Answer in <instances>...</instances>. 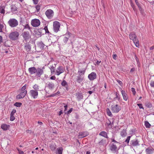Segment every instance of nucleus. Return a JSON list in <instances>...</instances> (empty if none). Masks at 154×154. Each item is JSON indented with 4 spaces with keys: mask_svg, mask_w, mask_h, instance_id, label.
<instances>
[{
    "mask_svg": "<svg viewBox=\"0 0 154 154\" xmlns=\"http://www.w3.org/2000/svg\"><path fill=\"white\" fill-rule=\"evenodd\" d=\"M29 71L31 74L35 73L36 75L38 76H40L43 72V70L40 68H29Z\"/></svg>",
    "mask_w": 154,
    "mask_h": 154,
    "instance_id": "obj_1",
    "label": "nucleus"
},
{
    "mask_svg": "<svg viewBox=\"0 0 154 154\" xmlns=\"http://www.w3.org/2000/svg\"><path fill=\"white\" fill-rule=\"evenodd\" d=\"M129 38L133 40L136 46L137 47H139V41L134 32H131L129 35Z\"/></svg>",
    "mask_w": 154,
    "mask_h": 154,
    "instance_id": "obj_2",
    "label": "nucleus"
},
{
    "mask_svg": "<svg viewBox=\"0 0 154 154\" xmlns=\"http://www.w3.org/2000/svg\"><path fill=\"white\" fill-rule=\"evenodd\" d=\"M51 74H57L59 75L63 72V68H50Z\"/></svg>",
    "mask_w": 154,
    "mask_h": 154,
    "instance_id": "obj_3",
    "label": "nucleus"
},
{
    "mask_svg": "<svg viewBox=\"0 0 154 154\" xmlns=\"http://www.w3.org/2000/svg\"><path fill=\"white\" fill-rule=\"evenodd\" d=\"M24 40L26 42H27L29 41V39L31 38V35L28 31H24L22 35Z\"/></svg>",
    "mask_w": 154,
    "mask_h": 154,
    "instance_id": "obj_4",
    "label": "nucleus"
},
{
    "mask_svg": "<svg viewBox=\"0 0 154 154\" xmlns=\"http://www.w3.org/2000/svg\"><path fill=\"white\" fill-rule=\"evenodd\" d=\"M110 109L113 113H118L121 109V107L118 104L112 105L111 106Z\"/></svg>",
    "mask_w": 154,
    "mask_h": 154,
    "instance_id": "obj_5",
    "label": "nucleus"
},
{
    "mask_svg": "<svg viewBox=\"0 0 154 154\" xmlns=\"http://www.w3.org/2000/svg\"><path fill=\"white\" fill-rule=\"evenodd\" d=\"M109 146L110 150L112 153H116L118 152V149L117 146L114 143H110Z\"/></svg>",
    "mask_w": 154,
    "mask_h": 154,
    "instance_id": "obj_6",
    "label": "nucleus"
},
{
    "mask_svg": "<svg viewBox=\"0 0 154 154\" xmlns=\"http://www.w3.org/2000/svg\"><path fill=\"white\" fill-rule=\"evenodd\" d=\"M8 23L11 27H14L17 26L18 23V21L15 19H11L8 21Z\"/></svg>",
    "mask_w": 154,
    "mask_h": 154,
    "instance_id": "obj_7",
    "label": "nucleus"
},
{
    "mask_svg": "<svg viewBox=\"0 0 154 154\" xmlns=\"http://www.w3.org/2000/svg\"><path fill=\"white\" fill-rule=\"evenodd\" d=\"M19 34L17 32H14L11 33L9 35V38L12 40H16L19 37Z\"/></svg>",
    "mask_w": 154,
    "mask_h": 154,
    "instance_id": "obj_8",
    "label": "nucleus"
},
{
    "mask_svg": "<svg viewBox=\"0 0 154 154\" xmlns=\"http://www.w3.org/2000/svg\"><path fill=\"white\" fill-rule=\"evenodd\" d=\"M60 24L57 21H55L53 22V29L54 32H57L59 30Z\"/></svg>",
    "mask_w": 154,
    "mask_h": 154,
    "instance_id": "obj_9",
    "label": "nucleus"
},
{
    "mask_svg": "<svg viewBox=\"0 0 154 154\" xmlns=\"http://www.w3.org/2000/svg\"><path fill=\"white\" fill-rule=\"evenodd\" d=\"M45 14L48 19H51L53 17L54 12L53 10L51 9H49L45 11Z\"/></svg>",
    "mask_w": 154,
    "mask_h": 154,
    "instance_id": "obj_10",
    "label": "nucleus"
},
{
    "mask_svg": "<svg viewBox=\"0 0 154 154\" xmlns=\"http://www.w3.org/2000/svg\"><path fill=\"white\" fill-rule=\"evenodd\" d=\"M40 21L38 19H35L31 20V24L33 27H38L40 25Z\"/></svg>",
    "mask_w": 154,
    "mask_h": 154,
    "instance_id": "obj_11",
    "label": "nucleus"
},
{
    "mask_svg": "<svg viewBox=\"0 0 154 154\" xmlns=\"http://www.w3.org/2000/svg\"><path fill=\"white\" fill-rule=\"evenodd\" d=\"M29 94L32 98L35 99L37 98L38 96V91L33 90H31L29 91Z\"/></svg>",
    "mask_w": 154,
    "mask_h": 154,
    "instance_id": "obj_12",
    "label": "nucleus"
},
{
    "mask_svg": "<svg viewBox=\"0 0 154 154\" xmlns=\"http://www.w3.org/2000/svg\"><path fill=\"white\" fill-rule=\"evenodd\" d=\"M130 145L132 147L137 146L140 145L139 141L137 139L131 140L130 142Z\"/></svg>",
    "mask_w": 154,
    "mask_h": 154,
    "instance_id": "obj_13",
    "label": "nucleus"
},
{
    "mask_svg": "<svg viewBox=\"0 0 154 154\" xmlns=\"http://www.w3.org/2000/svg\"><path fill=\"white\" fill-rule=\"evenodd\" d=\"M88 77L91 81L93 80L96 78V74L94 72H92L88 75Z\"/></svg>",
    "mask_w": 154,
    "mask_h": 154,
    "instance_id": "obj_14",
    "label": "nucleus"
},
{
    "mask_svg": "<svg viewBox=\"0 0 154 154\" xmlns=\"http://www.w3.org/2000/svg\"><path fill=\"white\" fill-rule=\"evenodd\" d=\"M54 84L51 82H48L46 85V87L51 90H52L54 88Z\"/></svg>",
    "mask_w": 154,
    "mask_h": 154,
    "instance_id": "obj_15",
    "label": "nucleus"
},
{
    "mask_svg": "<svg viewBox=\"0 0 154 154\" xmlns=\"http://www.w3.org/2000/svg\"><path fill=\"white\" fill-rule=\"evenodd\" d=\"M121 92L122 96L123 97V99L125 101H127L128 99V97L127 94L125 91L122 90Z\"/></svg>",
    "mask_w": 154,
    "mask_h": 154,
    "instance_id": "obj_16",
    "label": "nucleus"
},
{
    "mask_svg": "<svg viewBox=\"0 0 154 154\" xmlns=\"http://www.w3.org/2000/svg\"><path fill=\"white\" fill-rule=\"evenodd\" d=\"M1 127L4 131H7L9 129L10 126L9 125L3 124L1 125Z\"/></svg>",
    "mask_w": 154,
    "mask_h": 154,
    "instance_id": "obj_17",
    "label": "nucleus"
},
{
    "mask_svg": "<svg viewBox=\"0 0 154 154\" xmlns=\"http://www.w3.org/2000/svg\"><path fill=\"white\" fill-rule=\"evenodd\" d=\"M84 79V76L78 75L76 79V82L79 83H81Z\"/></svg>",
    "mask_w": 154,
    "mask_h": 154,
    "instance_id": "obj_18",
    "label": "nucleus"
},
{
    "mask_svg": "<svg viewBox=\"0 0 154 154\" xmlns=\"http://www.w3.org/2000/svg\"><path fill=\"white\" fill-rule=\"evenodd\" d=\"M146 154H152L154 152V149L152 148H148L146 149Z\"/></svg>",
    "mask_w": 154,
    "mask_h": 154,
    "instance_id": "obj_19",
    "label": "nucleus"
},
{
    "mask_svg": "<svg viewBox=\"0 0 154 154\" xmlns=\"http://www.w3.org/2000/svg\"><path fill=\"white\" fill-rule=\"evenodd\" d=\"M71 33L69 32H67L66 35L67 36L66 37H64L63 38V41L64 42L66 43L68 40L69 38V37Z\"/></svg>",
    "mask_w": 154,
    "mask_h": 154,
    "instance_id": "obj_20",
    "label": "nucleus"
},
{
    "mask_svg": "<svg viewBox=\"0 0 154 154\" xmlns=\"http://www.w3.org/2000/svg\"><path fill=\"white\" fill-rule=\"evenodd\" d=\"M26 94L25 93V92L23 93L20 92V93L18 95L16 96V99H20L21 98H23L25 97Z\"/></svg>",
    "mask_w": 154,
    "mask_h": 154,
    "instance_id": "obj_21",
    "label": "nucleus"
},
{
    "mask_svg": "<svg viewBox=\"0 0 154 154\" xmlns=\"http://www.w3.org/2000/svg\"><path fill=\"white\" fill-rule=\"evenodd\" d=\"M85 71V69H79L78 71V75L84 76Z\"/></svg>",
    "mask_w": 154,
    "mask_h": 154,
    "instance_id": "obj_22",
    "label": "nucleus"
},
{
    "mask_svg": "<svg viewBox=\"0 0 154 154\" xmlns=\"http://www.w3.org/2000/svg\"><path fill=\"white\" fill-rule=\"evenodd\" d=\"M26 85H24L19 90V92L23 93L25 92V94L27 93V91L26 90Z\"/></svg>",
    "mask_w": 154,
    "mask_h": 154,
    "instance_id": "obj_23",
    "label": "nucleus"
},
{
    "mask_svg": "<svg viewBox=\"0 0 154 154\" xmlns=\"http://www.w3.org/2000/svg\"><path fill=\"white\" fill-rule=\"evenodd\" d=\"M88 135V133L87 132H83L80 133L79 136L83 138L87 136Z\"/></svg>",
    "mask_w": 154,
    "mask_h": 154,
    "instance_id": "obj_24",
    "label": "nucleus"
},
{
    "mask_svg": "<svg viewBox=\"0 0 154 154\" xmlns=\"http://www.w3.org/2000/svg\"><path fill=\"white\" fill-rule=\"evenodd\" d=\"M99 135L106 138H108L107 133L105 131H101L99 133Z\"/></svg>",
    "mask_w": 154,
    "mask_h": 154,
    "instance_id": "obj_25",
    "label": "nucleus"
},
{
    "mask_svg": "<svg viewBox=\"0 0 154 154\" xmlns=\"http://www.w3.org/2000/svg\"><path fill=\"white\" fill-rule=\"evenodd\" d=\"M63 150V148L61 147L57 148L56 151V154H62Z\"/></svg>",
    "mask_w": 154,
    "mask_h": 154,
    "instance_id": "obj_26",
    "label": "nucleus"
},
{
    "mask_svg": "<svg viewBox=\"0 0 154 154\" xmlns=\"http://www.w3.org/2000/svg\"><path fill=\"white\" fill-rule=\"evenodd\" d=\"M61 85L66 88V89H67L68 85L67 82L66 81L63 80L61 83Z\"/></svg>",
    "mask_w": 154,
    "mask_h": 154,
    "instance_id": "obj_27",
    "label": "nucleus"
},
{
    "mask_svg": "<svg viewBox=\"0 0 154 154\" xmlns=\"http://www.w3.org/2000/svg\"><path fill=\"white\" fill-rule=\"evenodd\" d=\"M32 88L33 89L32 90L38 91H39V86L36 84H35L32 86Z\"/></svg>",
    "mask_w": 154,
    "mask_h": 154,
    "instance_id": "obj_28",
    "label": "nucleus"
},
{
    "mask_svg": "<svg viewBox=\"0 0 154 154\" xmlns=\"http://www.w3.org/2000/svg\"><path fill=\"white\" fill-rule=\"evenodd\" d=\"M145 106L149 108H151L152 107V104L149 102H146L145 103Z\"/></svg>",
    "mask_w": 154,
    "mask_h": 154,
    "instance_id": "obj_29",
    "label": "nucleus"
},
{
    "mask_svg": "<svg viewBox=\"0 0 154 154\" xmlns=\"http://www.w3.org/2000/svg\"><path fill=\"white\" fill-rule=\"evenodd\" d=\"M50 149L51 150L53 151L55 150L56 148V146L55 144H52L50 146Z\"/></svg>",
    "mask_w": 154,
    "mask_h": 154,
    "instance_id": "obj_30",
    "label": "nucleus"
},
{
    "mask_svg": "<svg viewBox=\"0 0 154 154\" xmlns=\"http://www.w3.org/2000/svg\"><path fill=\"white\" fill-rule=\"evenodd\" d=\"M106 112L108 116L110 117L112 116V114L109 109H107Z\"/></svg>",
    "mask_w": 154,
    "mask_h": 154,
    "instance_id": "obj_31",
    "label": "nucleus"
},
{
    "mask_svg": "<svg viewBox=\"0 0 154 154\" xmlns=\"http://www.w3.org/2000/svg\"><path fill=\"white\" fill-rule=\"evenodd\" d=\"M145 125L146 128H149L151 126L150 124L147 121L145 122Z\"/></svg>",
    "mask_w": 154,
    "mask_h": 154,
    "instance_id": "obj_32",
    "label": "nucleus"
},
{
    "mask_svg": "<svg viewBox=\"0 0 154 154\" xmlns=\"http://www.w3.org/2000/svg\"><path fill=\"white\" fill-rule=\"evenodd\" d=\"M60 93V92L59 91H57V93H55L54 94H51L49 96H47V97H54L55 96L57 95L58 94H59Z\"/></svg>",
    "mask_w": 154,
    "mask_h": 154,
    "instance_id": "obj_33",
    "label": "nucleus"
},
{
    "mask_svg": "<svg viewBox=\"0 0 154 154\" xmlns=\"http://www.w3.org/2000/svg\"><path fill=\"white\" fill-rule=\"evenodd\" d=\"M14 105L17 107H20L22 105V103H21L16 102L14 104Z\"/></svg>",
    "mask_w": 154,
    "mask_h": 154,
    "instance_id": "obj_34",
    "label": "nucleus"
},
{
    "mask_svg": "<svg viewBox=\"0 0 154 154\" xmlns=\"http://www.w3.org/2000/svg\"><path fill=\"white\" fill-rule=\"evenodd\" d=\"M41 7V5L39 4L36 5L35 6V8L36 9L37 12L39 11L40 10Z\"/></svg>",
    "mask_w": 154,
    "mask_h": 154,
    "instance_id": "obj_35",
    "label": "nucleus"
},
{
    "mask_svg": "<svg viewBox=\"0 0 154 154\" xmlns=\"http://www.w3.org/2000/svg\"><path fill=\"white\" fill-rule=\"evenodd\" d=\"M25 49L28 51H29L31 49L30 46L29 45H26L25 46Z\"/></svg>",
    "mask_w": 154,
    "mask_h": 154,
    "instance_id": "obj_36",
    "label": "nucleus"
},
{
    "mask_svg": "<svg viewBox=\"0 0 154 154\" xmlns=\"http://www.w3.org/2000/svg\"><path fill=\"white\" fill-rule=\"evenodd\" d=\"M131 137L130 136H128L125 141V142L127 143L128 144Z\"/></svg>",
    "mask_w": 154,
    "mask_h": 154,
    "instance_id": "obj_37",
    "label": "nucleus"
},
{
    "mask_svg": "<svg viewBox=\"0 0 154 154\" xmlns=\"http://www.w3.org/2000/svg\"><path fill=\"white\" fill-rule=\"evenodd\" d=\"M24 29H28L29 30H30L31 28L28 24H26L24 26Z\"/></svg>",
    "mask_w": 154,
    "mask_h": 154,
    "instance_id": "obj_38",
    "label": "nucleus"
},
{
    "mask_svg": "<svg viewBox=\"0 0 154 154\" xmlns=\"http://www.w3.org/2000/svg\"><path fill=\"white\" fill-rule=\"evenodd\" d=\"M11 9L12 11H15L17 10V8L15 6H14L11 7Z\"/></svg>",
    "mask_w": 154,
    "mask_h": 154,
    "instance_id": "obj_39",
    "label": "nucleus"
},
{
    "mask_svg": "<svg viewBox=\"0 0 154 154\" xmlns=\"http://www.w3.org/2000/svg\"><path fill=\"white\" fill-rule=\"evenodd\" d=\"M3 26L1 22H0V32H2V29L3 28Z\"/></svg>",
    "mask_w": 154,
    "mask_h": 154,
    "instance_id": "obj_40",
    "label": "nucleus"
},
{
    "mask_svg": "<svg viewBox=\"0 0 154 154\" xmlns=\"http://www.w3.org/2000/svg\"><path fill=\"white\" fill-rule=\"evenodd\" d=\"M44 29L45 30V32L46 33H49V32L48 31V27L47 26L45 27L44 28Z\"/></svg>",
    "mask_w": 154,
    "mask_h": 154,
    "instance_id": "obj_41",
    "label": "nucleus"
},
{
    "mask_svg": "<svg viewBox=\"0 0 154 154\" xmlns=\"http://www.w3.org/2000/svg\"><path fill=\"white\" fill-rule=\"evenodd\" d=\"M126 133L125 131H123L121 132V135L122 137L125 136L126 135Z\"/></svg>",
    "mask_w": 154,
    "mask_h": 154,
    "instance_id": "obj_42",
    "label": "nucleus"
},
{
    "mask_svg": "<svg viewBox=\"0 0 154 154\" xmlns=\"http://www.w3.org/2000/svg\"><path fill=\"white\" fill-rule=\"evenodd\" d=\"M107 125L108 126H109L110 128H112V124L111 122L109 120L108 122H107Z\"/></svg>",
    "mask_w": 154,
    "mask_h": 154,
    "instance_id": "obj_43",
    "label": "nucleus"
},
{
    "mask_svg": "<svg viewBox=\"0 0 154 154\" xmlns=\"http://www.w3.org/2000/svg\"><path fill=\"white\" fill-rule=\"evenodd\" d=\"M14 119H15V117H14V116L11 115L10 120L11 121H13L14 120Z\"/></svg>",
    "mask_w": 154,
    "mask_h": 154,
    "instance_id": "obj_44",
    "label": "nucleus"
},
{
    "mask_svg": "<svg viewBox=\"0 0 154 154\" xmlns=\"http://www.w3.org/2000/svg\"><path fill=\"white\" fill-rule=\"evenodd\" d=\"M131 91L133 93V94L135 95L136 94V91H135V89L134 88H131Z\"/></svg>",
    "mask_w": 154,
    "mask_h": 154,
    "instance_id": "obj_45",
    "label": "nucleus"
},
{
    "mask_svg": "<svg viewBox=\"0 0 154 154\" xmlns=\"http://www.w3.org/2000/svg\"><path fill=\"white\" fill-rule=\"evenodd\" d=\"M137 106H139L140 109H144L143 107V106L142 105L141 103H139L137 104Z\"/></svg>",
    "mask_w": 154,
    "mask_h": 154,
    "instance_id": "obj_46",
    "label": "nucleus"
},
{
    "mask_svg": "<svg viewBox=\"0 0 154 154\" xmlns=\"http://www.w3.org/2000/svg\"><path fill=\"white\" fill-rule=\"evenodd\" d=\"M16 111L15 109H13L11 113V115L14 116V114L16 113Z\"/></svg>",
    "mask_w": 154,
    "mask_h": 154,
    "instance_id": "obj_47",
    "label": "nucleus"
},
{
    "mask_svg": "<svg viewBox=\"0 0 154 154\" xmlns=\"http://www.w3.org/2000/svg\"><path fill=\"white\" fill-rule=\"evenodd\" d=\"M150 85L152 87H154V81H151L150 82Z\"/></svg>",
    "mask_w": 154,
    "mask_h": 154,
    "instance_id": "obj_48",
    "label": "nucleus"
},
{
    "mask_svg": "<svg viewBox=\"0 0 154 154\" xmlns=\"http://www.w3.org/2000/svg\"><path fill=\"white\" fill-rule=\"evenodd\" d=\"M111 140H112V142H113L114 143H119L115 140L113 138H111Z\"/></svg>",
    "mask_w": 154,
    "mask_h": 154,
    "instance_id": "obj_49",
    "label": "nucleus"
},
{
    "mask_svg": "<svg viewBox=\"0 0 154 154\" xmlns=\"http://www.w3.org/2000/svg\"><path fill=\"white\" fill-rule=\"evenodd\" d=\"M0 12L2 14H4L5 13V10L3 8H0Z\"/></svg>",
    "mask_w": 154,
    "mask_h": 154,
    "instance_id": "obj_50",
    "label": "nucleus"
},
{
    "mask_svg": "<svg viewBox=\"0 0 154 154\" xmlns=\"http://www.w3.org/2000/svg\"><path fill=\"white\" fill-rule=\"evenodd\" d=\"M135 3L138 6V7H139L140 6V5L139 3L138 2L137 0H135Z\"/></svg>",
    "mask_w": 154,
    "mask_h": 154,
    "instance_id": "obj_51",
    "label": "nucleus"
},
{
    "mask_svg": "<svg viewBox=\"0 0 154 154\" xmlns=\"http://www.w3.org/2000/svg\"><path fill=\"white\" fill-rule=\"evenodd\" d=\"M33 1L34 4L36 5L38 3V0H33Z\"/></svg>",
    "mask_w": 154,
    "mask_h": 154,
    "instance_id": "obj_52",
    "label": "nucleus"
},
{
    "mask_svg": "<svg viewBox=\"0 0 154 154\" xmlns=\"http://www.w3.org/2000/svg\"><path fill=\"white\" fill-rule=\"evenodd\" d=\"M138 7V8H139V9L140 11V12L141 13H142L143 12V10L142 8L140 6L139 7Z\"/></svg>",
    "mask_w": 154,
    "mask_h": 154,
    "instance_id": "obj_53",
    "label": "nucleus"
},
{
    "mask_svg": "<svg viewBox=\"0 0 154 154\" xmlns=\"http://www.w3.org/2000/svg\"><path fill=\"white\" fill-rule=\"evenodd\" d=\"M73 109L72 108H71L69 111H67V114H69L71 113Z\"/></svg>",
    "mask_w": 154,
    "mask_h": 154,
    "instance_id": "obj_54",
    "label": "nucleus"
},
{
    "mask_svg": "<svg viewBox=\"0 0 154 154\" xmlns=\"http://www.w3.org/2000/svg\"><path fill=\"white\" fill-rule=\"evenodd\" d=\"M56 79V78L55 77V76L54 75L52 76L51 77H50V79H51L54 80H55Z\"/></svg>",
    "mask_w": 154,
    "mask_h": 154,
    "instance_id": "obj_55",
    "label": "nucleus"
},
{
    "mask_svg": "<svg viewBox=\"0 0 154 154\" xmlns=\"http://www.w3.org/2000/svg\"><path fill=\"white\" fill-rule=\"evenodd\" d=\"M117 57V56L116 54H113L112 56L113 58L115 60L116 59V58Z\"/></svg>",
    "mask_w": 154,
    "mask_h": 154,
    "instance_id": "obj_56",
    "label": "nucleus"
},
{
    "mask_svg": "<svg viewBox=\"0 0 154 154\" xmlns=\"http://www.w3.org/2000/svg\"><path fill=\"white\" fill-rule=\"evenodd\" d=\"M115 99H117L118 100H119L120 99V95H119L118 96H116V97H115Z\"/></svg>",
    "mask_w": 154,
    "mask_h": 154,
    "instance_id": "obj_57",
    "label": "nucleus"
},
{
    "mask_svg": "<svg viewBox=\"0 0 154 154\" xmlns=\"http://www.w3.org/2000/svg\"><path fill=\"white\" fill-rule=\"evenodd\" d=\"M64 112H65V111H66V110H67V105H66L65 106H64Z\"/></svg>",
    "mask_w": 154,
    "mask_h": 154,
    "instance_id": "obj_58",
    "label": "nucleus"
},
{
    "mask_svg": "<svg viewBox=\"0 0 154 154\" xmlns=\"http://www.w3.org/2000/svg\"><path fill=\"white\" fill-rule=\"evenodd\" d=\"M117 82L120 85H121L122 84V82L119 80H117Z\"/></svg>",
    "mask_w": 154,
    "mask_h": 154,
    "instance_id": "obj_59",
    "label": "nucleus"
},
{
    "mask_svg": "<svg viewBox=\"0 0 154 154\" xmlns=\"http://www.w3.org/2000/svg\"><path fill=\"white\" fill-rule=\"evenodd\" d=\"M2 36H0V44L2 42Z\"/></svg>",
    "mask_w": 154,
    "mask_h": 154,
    "instance_id": "obj_60",
    "label": "nucleus"
},
{
    "mask_svg": "<svg viewBox=\"0 0 154 154\" xmlns=\"http://www.w3.org/2000/svg\"><path fill=\"white\" fill-rule=\"evenodd\" d=\"M154 49V45H153L152 46H151L150 48V50H152Z\"/></svg>",
    "mask_w": 154,
    "mask_h": 154,
    "instance_id": "obj_61",
    "label": "nucleus"
},
{
    "mask_svg": "<svg viewBox=\"0 0 154 154\" xmlns=\"http://www.w3.org/2000/svg\"><path fill=\"white\" fill-rule=\"evenodd\" d=\"M62 114H63V112H62V110H61L59 112V116H60Z\"/></svg>",
    "mask_w": 154,
    "mask_h": 154,
    "instance_id": "obj_62",
    "label": "nucleus"
},
{
    "mask_svg": "<svg viewBox=\"0 0 154 154\" xmlns=\"http://www.w3.org/2000/svg\"><path fill=\"white\" fill-rule=\"evenodd\" d=\"M131 6L132 8H133V7H134L135 6L133 4V3H132L131 2Z\"/></svg>",
    "mask_w": 154,
    "mask_h": 154,
    "instance_id": "obj_63",
    "label": "nucleus"
},
{
    "mask_svg": "<svg viewBox=\"0 0 154 154\" xmlns=\"http://www.w3.org/2000/svg\"><path fill=\"white\" fill-rule=\"evenodd\" d=\"M24 152L23 151H20L19 152V154H24Z\"/></svg>",
    "mask_w": 154,
    "mask_h": 154,
    "instance_id": "obj_64",
    "label": "nucleus"
}]
</instances>
